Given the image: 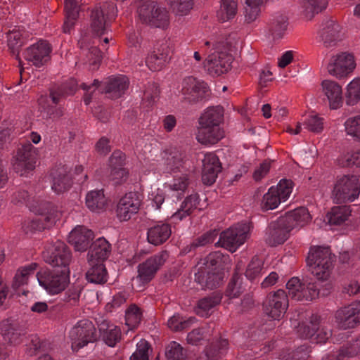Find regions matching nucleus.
Returning a JSON list of instances; mask_svg holds the SVG:
<instances>
[{
  "label": "nucleus",
  "mask_w": 360,
  "mask_h": 360,
  "mask_svg": "<svg viewBox=\"0 0 360 360\" xmlns=\"http://www.w3.org/2000/svg\"><path fill=\"white\" fill-rule=\"evenodd\" d=\"M65 11L66 20L63 28L65 33H68L79 17V6L76 0H65Z\"/></svg>",
  "instance_id": "473e14b6"
},
{
  "label": "nucleus",
  "mask_w": 360,
  "mask_h": 360,
  "mask_svg": "<svg viewBox=\"0 0 360 360\" xmlns=\"http://www.w3.org/2000/svg\"><path fill=\"white\" fill-rule=\"evenodd\" d=\"M142 319V312L141 309L136 304H131L126 311L125 320L126 324L131 328H136L139 326Z\"/></svg>",
  "instance_id": "3c124183"
},
{
  "label": "nucleus",
  "mask_w": 360,
  "mask_h": 360,
  "mask_svg": "<svg viewBox=\"0 0 360 360\" xmlns=\"http://www.w3.org/2000/svg\"><path fill=\"white\" fill-rule=\"evenodd\" d=\"M305 285V282L302 283L297 277H293L290 278L287 284L286 288L288 289V297H290L292 300H295L298 293L301 291L303 286Z\"/></svg>",
  "instance_id": "e2e57ef3"
},
{
  "label": "nucleus",
  "mask_w": 360,
  "mask_h": 360,
  "mask_svg": "<svg viewBox=\"0 0 360 360\" xmlns=\"http://www.w3.org/2000/svg\"><path fill=\"white\" fill-rule=\"evenodd\" d=\"M356 67L354 57L346 52L333 56L328 65L327 69L330 75L338 79L347 77Z\"/></svg>",
  "instance_id": "1a4fd4ad"
},
{
  "label": "nucleus",
  "mask_w": 360,
  "mask_h": 360,
  "mask_svg": "<svg viewBox=\"0 0 360 360\" xmlns=\"http://www.w3.org/2000/svg\"><path fill=\"white\" fill-rule=\"evenodd\" d=\"M90 18L93 33L98 37L103 35L106 30L105 25L108 20L103 15L102 11L96 7L92 10Z\"/></svg>",
  "instance_id": "ea45409f"
},
{
  "label": "nucleus",
  "mask_w": 360,
  "mask_h": 360,
  "mask_svg": "<svg viewBox=\"0 0 360 360\" xmlns=\"http://www.w3.org/2000/svg\"><path fill=\"white\" fill-rule=\"evenodd\" d=\"M288 25V18L285 16H280L271 24L270 32L274 39H281L283 37Z\"/></svg>",
  "instance_id": "603ef678"
},
{
  "label": "nucleus",
  "mask_w": 360,
  "mask_h": 360,
  "mask_svg": "<svg viewBox=\"0 0 360 360\" xmlns=\"http://www.w3.org/2000/svg\"><path fill=\"white\" fill-rule=\"evenodd\" d=\"M76 336L72 343L73 350L77 351L88 343H94L97 340L96 330L91 321H81L74 328L72 337Z\"/></svg>",
  "instance_id": "9d476101"
},
{
  "label": "nucleus",
  "mask_w": 360,
  "mask_h": 360,
  "mask_svg": "<svg viewBox=\"0 0 360 360\" xmlns=\"http://www.w3.org/2000/svg\"><path fill=\"white\" fill-rule=\"evenodd\" d=\"M48 222H45L42 218H35L32 220H26L22 224V229L25 234H34L37 231H42L51 226Z\"/></svg>",
  "instance_id": "a18cd8bd"
},
{
  "label": "nucleus",
  "mask_w": 360,
  "mask_h": 360,
  "mask_svg": "<svg viewBox=\"0 0 360 360\" xmlns=\"http://www.w3.org/2000/svg\"><path fill=\"white\" fill-rule=\"evenodd\" d=\"M224 136V131L221 127L200 125L196 136L197 141L202 145H214Z\"/></svg>",
  "instance_id": "a878e982"
},
{
  "label": "nucleus",
  "mask_w": 360,
  "mask_h": 360,
  "mask_svg": "<svg viewBox=\"0 0 360 360\" xmlns=\"http://www.w3.org/2000/svg\"><path fill=\"white\" fill-rule=\"evenodd\" d=\"M222 299V295L219 292H213L210 295L199 300L197 303L198 309L207 312L212 308L219 305Z\"/></svg>",
  "instance_id": "c03bdc74"
},
{
  "label": "nucleus",
  "mask_w": 360,
  "mask_h": 360,
  "mask_svg": "<svg viewBox=\"0 0 360 360\" xmlns=\"http://www.w3.org/2000/svg\"><path fill=\"white\" fill-rule=\"evenodd\" d=\"M233 58L231 53L219 51L208 56L204 61L205 67L212 76H219L231 70Z\"/></svg>",
  "instance_id": "9b49d317"
},
{
  "label": "nucleus",
  "mask_w": 360,
  "mask_h": 360,
  "mask_svg": "<svg viewBox=\"0 0 360 360\" xmlns=\"http://www.w3.org/2000/svg\"><path fill=\"white\" fill-rule=\"evenodd\" d=\"M222 167L219 158L213 153L205 155L202 160V181L205 185H212L221 171Z\"/></svg>",
  "instance_id": "f3484780"
},
{
  "label": "nucleus",
  "mask_w": 360,
  "mask_h": 360,
  "mask_svg": "<svg viewBox=\"0 0 360 360\" xmlns=\"http://www.w3.org/2000/svg\"><path fill=\"white\" fill-rule=\"evenodd\" d=\"M245 231L238 230L237 228H231L220 234V238L217 244H219L231 252H234L237 247L243 244L245 239Z\"/></svg>",
  "instance_id": "5701e85b"
},
{
  "label": "nucleus",
  "mask_w": 360,
  "mask_h": 360,
  "mask_svg": "<svg viewBox=\"0 0 360 360\" xmlns=\"http://www.w3.org/2000/svg\"><path fill=\"white\" fill-rule=\"evenodd\" d=\"M224 278L225 272L203 267H200L195 274V281L204 289L212 290L219 288L223 283Z\"/></svg>",
  "instance_id": "a211bd4d"
},
{
  "label": "nucleus",
  "mask_w": 360,
  "mask_h": 360,
  "mask_svg": "<svg viewBox=\"0 0 360 360\" xmlns=\"http://www.w3.org/2000/svg\"><path fill=\"white\" fill-rule=\"evenodd\" d=\"M282 218H288V221L291 223L292 229L297 225L302 226L304 224L309 222L311 219V216L308 210L304 207H300L292 211L288 212Z\"/></svg>",
  "instance_id": "4c0bfd02"
},
{
  "label": "nucleus",
  "mask_w": 360,
  "mask_h": 360,
  "mask_svg": "<svg viewBox=\"0 0 360 360\" xmlns=\"http://www.w3.org/2000/svg\"><path fill=\"white\" fill-rule=\"evenodd\" d=\"M292 181L291 180L285 179L281 180L278 185L274 187V191H277V195H279V197L283 202H285L290 194L292 193Z\"/></svg>",
  "instance_id": "680f3d73"
},
{
  "label": "nucleus",
  "mask_w": 360,
  "mask_h": 360,
  "mask_svg": "<svg viewBox=\"0 0 360 360\" xmlns=\"http://www.w3.org/2000/svg\"><path fill=\"white\" fill-rule=\"evenodd\" d=\"M94 232L84 226H76L69 234L68 241L75 250L84 252L90 247V243L94 239Z\"/></svg>",
  "instance_id": "aec40b11"
},
{
  "label": "nucleus",
  "mask_w": 360,
  "mask_h": 360,
  "mask_svg": "<svg viewBox=\"0 0 360 360\" xmlns=\"http://www.w3.org/2000/svg\"><path fill=\"white\" fill-rule=\"evenodd\" d=\"M165 356L167 360H185L186 358L184 348L176 342H172L166 348Z\"/></svg>",
  "instance_id": "5fc2aeb1"
},
{
  "label": "nucleus",
  "mask_w": 360,
  "mask_h": 360,
  "mask_svg": "<svg viewBox=\"0 0 360 360\" xmlns=\"http://www.w3.org/2000/svg\"><path fill=\"white\" fill-rule=\"evenodd\" d=\"M335 322L342 329L354 328L360 324V301L338 309L335 314Z\"/></svg>",
  "instance_id": "f8f14e48"
},
{
  "label": "nucleus",
  "mask_w": 360,
  "mask_h": 360,
  "mask_svg": "<svg viewBox=\"0 0 360 360\" xmlns=\"http://www.w3.org/2000/svg\"><path fill=\"white\" fill-rule=\"evenodd\" d=\"M288 306L286 292L278 290L270 294L263 303L264 313L274 320H281L285 315Z\"/></svg>",
  "instance_id": "0eeeda50"
},
{
  "label": "nucleus",
  "mask_w": 360,
  "mask_h": 360,
  "mask_svg": "<svg viewBox=\"0 0 360 360\" xmlns=\"http://www.w3.org/2000/svg\"><path fill=\"white\" fill-rule=\"evenodd\" d=\"M240 276L238 273H234L229 281L225 295L230 298L238 297L241 293L240 284L238 283Z\"/></svg>",
  "instance_id": "052dcab7"
},
{
  "label": "nucleus",
  "mask_w": 360,
  "mask_h": 360,
  "mask_svg": "<svg viewBox=\"0 0 360 360\" xmlns=\"http://www.w3.org/2000/svg\"><path fill=\"white\" fill-rule=\"evenodd\" d=\"M37 266L38 264L37 263H32L31 264L25 266L20 273L18 271L14 277L12 287L14 289H17L20 286L27 283L28 276L33 273L37 269Z\"/></svg>",
  "instance_id": "8fccbe9b"
},
{
  "label": "nucleus",
  "mask_w": 360,
  "mask_h": 360,
  "mask_svg": "<svg viewBox=\"0 0 360 360\" xmlns=\"http://www.w3.org/2000/svg\"><path fill=\"white\" fill-rule=\"evenodd\" d=\"M193 6V0H170V7L176 15H187Z\"/></svg>",
  "instance_id": "864d4df0"
},
{
  "label": "nucleus",
  "mask_w": 360,
  "mask_h": 360,
  "mask_svg": "<svg viewBox=\"0 0 360 360\" xmlns=\"http://www.w3.org/2000/svg\"><path fill=\"white\" fill-rule=\"evenodd\" d=\"M209 86L204 82L198 81L193 77L184 79L183 82L182 94L184 101L191 104H195L205 98Z\"/></svg>",
  "instance_id": "ddd939ff"
},
{
  "label": "nucleus",
  "mask_w": 360,
  "mask_h": 360,
  "mask_svg": "<svg viewBox=\"0 0 360 360\" xmlns=\"http://www.w3.org/2000/svg\"><path fill=\"white\" fill-rule=\"evenodd\" d=\"M22 44L23 41L19 31H12L8 34V46L12 54L16 56V59L20 62V65H21V59L19 57V52Z\"/></svg>",
  "instance_id": "09e8293b"
},
{
  "label": "nucleus",
  "mask_w": 360,
  "mask_h": 360,
  "mask_svg": "<svg viewBox=\"0 0 360 360\" xmlns=\"http://www.w3.org/2000/svg\"><path fill=\"white\" fill-rule=\"evenodd\" d=\"M129 81L125 76L110 78L105 83L102 93L108 94L112 99L120 98L129 88Z\"/></svg>",
  "instance_id": "b1692460"
},
{
  "label": "nucleus",
  "mask_w": 360,
  "mask_h": 360,
  "mask_svg": "<svg viewBox=\"0 0 360 360\" xmlns=\"http://www.w3.org/2000/svg\"><path fill=\"white\" fill-rule=\"evenodd\" d=\"M328 0H304V15L308 20H311L316 14L324 11L328 6Z\"/></svg>",
  "instance_id": "79ce46f5"
},
{
  "label": "nucleus",
  "mask_w": 360,
  "mask_h": 360,
  "mask_svg": "<svg viewBox=\"0 0 360 360\" xmlns=\"http://www.w3.org/2000/svg\"><path fill=\"white\" fill-rule=\"evenodd\" d=\"M335 256L329 247L314 246L309 250L307 264L311 273L319 281L328 280L330 276Z\"/></svg>",
  "instance_id": "f257e3e1"
},
{
  "label": "nucleus",
  "mask_w": 360,
  "mask_h": 360,
  "mask_svg": "<svg viewBox=\"0 0 360 360\" xmlns=\"http://www.w3.org/2000/svg\"><path fill=\"white\" fill-rule=\"evenodd\" d=\"M245 21L248 23L254 22L259 16L262 4L245 2Z\"/></svg>",
  "instance_id": "bf43d9fd"
},
{
  "label": "nucleus",
  "mask_w": 360,
  "mask_h": 360,
  "mask_svg": "<svg viewBox=\"0 0 360 360\" xmlns=\"http://www.w3.org/2000/svg\"><path fill=\"white\" fill-rule=\"evenodd\" d=\"M167 254L151 257L139 265L138 276L143 283H148L155 276L158 269L165 262Z\"/></svg>",
  "instance_id": "4be33fe9"
},
{
  "label": "nucleus",
  "mask_w": 360,
  "mask_h": 360,
  "mask_svg": "<svg viewBox=\"0 0 360 360\" xmlns=\"http://www.w3.org/2000/svg\"><path fill=\"white\" fill-rule=\"evenodd\" d=\"M224 120V108L221 106L207 108L199 118V125L220 127Z\"/></svg>",
  "instance_id": "cd10ccee"
},
{
  "label": "nucleus",
  "mask_w": 360,
  "mask_h": 360,
  "mask_svg": "<svg viewBox=\"0 0 360 360\" xmlns=\"http://www.w3.org/2000/svg\"><path fill=\"white\" fill-rule=\"evenodd\" d=\"M167 59L152 52L146 58V64L152 71H160L165 65Z\"/></svg>",
  "instance_id": "13d9d810"
},
{
  "label": "nucleus",
  "mask_w": 360,
  "mask_h": 360,
  "mask_svg": "<svg viewBox=\"0 0 360 360\" xmlns=\"http://www.w3.org/2000/svg\"><path fill=\"white\" fill-rule=\"evenodd\" d=\"M293 155L300 166L309 167L315 158L316 150L314 148L298 146L295 148Z\"/></svg>",
  "instance_id": "f704fd0d"
},
{
  "label": "nucleus",
  "mask_w": 360,
  "mask_h": 360,
  "mask_svg": "<svg viewBox=\"0 0 360 360\" xmlns=\"http://www.w3.org/2000/svg\"><path fill=\"white\" fill-rule=\"evenodd\" d=\"M150 344L145 340H141L137 344L136 351L131 356V360H148V349Z\"/></svg>",
  "instance_id": "0e129e2a"
},
{
  "label": "nucleus",
  "mask_w": 360,
  "mask_h": 360,
  "mask_svg": "<svg viewBox=\"0 0 360 360\" xmlns=\"http://www.w3.org/2000/svg\"><path fill=\"white\" fill-rule=\"evenodd\" d=\"M202 261V266L201 267L225 272L226 266L229 263V256L219 251L212 252Z\"/></svg>",
  "instance_id": "bb28decb"
},
{
  "label": "nucleus",
  "mask_w": 360,
  "mask_h": 360,
  "mask_svg": "<svg viewBox=\"0 0 360 360\" xmlns=\"http://www.w3.org/2000/svg\"><path fill=\"white\" fill-rule=\"evenodd\" d=\"M284 202L279 197V195H277V191H274V186H271L268 192L264 195L262 200V210H269L274 209L280 210L279 212H281L284 210L285 207L282 203Z\"/></svg>",
  "instance_id": "58836bf2"
},
{
  "label": "nucleus",
  "mask_w": 360,
  "mask_h": 360,
  "mask_svg": "<svg viewBox=\"0 0 360 360\" xmlns=\"http://www.w3.org/2000/svg\"><path fill=\"white\" fill-rule=\"evenodd\" d=\"M86 57V62L89 63L90 66L93 67L94 70L98 68L103 59L102 52L96 46H91L89 48Z\"/></svg>",
  "instance_id": "6e6d98bb"
},
{
  "label": "nucleus",
  "mask_w": 360,
  "mask_h": 360,
  "mask_svg": "<svg viewBox=\"0 0 360 360\" xmlns=\"http://www.w3.org/2000/svg\"><path fill=\"white\" fill-rule=\"evenodd\" d=\"M347 133L357 139H360V115L349 118L345 122Z\"/></svg>",
  "instance_id": "69168bd1"
},
{
  "label": "nucleus",
  "mask_w": 360,
  "mask_h": 360,
  "mask_svg": "<svg viewBox=\"0 0 360 360\" xmlns=\"http://www.w3.org/2000/svg\"><path fill=\"white\" fill-rule=\"evenodd\" d=\"M307 129L312 132H320L323 129V119L317 115H311L305 122Z\"/></svg>",
  "instance_id": "774afa93"
},
{
  "label": "nucleus",
  "mask_w": 360,
  "mask_h": 360,
  "mask_svg": "<svg viewBox=\"0 0 360 360\" xmlns=\"http://www.w3.org/2000/svg\"><path fill=\"white\" fill-rule=\"evenodd\" d=\"M91 267L86 272L88 282L102 285L108 281V271L103 263L91 262Z\"/></svg>",
  "instance_id": "7c9ffc66"
},
{
  "label": "nucleus",
  "mask_w": 360,
  "mask_h": 360,
  "mask_svg": "<svg viewBox=\"0 0 360 360\" xmlns=\"http://www.w3.org/2000/svg\"><path fill=\"white\" fill-rule=\"evenodd\" d=\"M171 236V228L168 224L156 225L148 231V241L154 245H159L164 243Z\"/></svg>",
  "instance_id": "c85d7f7f"
},
{
  "label": "nucleus",
  "mask_w": 360,
  "mask_h": 360,
  "mask_svg": "<svg viewBox=\"0 0 360 360\" xmlns=\"http://www.w3.org/2000/svg\"><path fill=\"white\" fill-rule=\"evenodd\" d=\"M34 212L39 215L45 222L53 225L58 217V212L54 205L50 202L41 201L34 207Z\"/></svg>",
  "instance_id": "2f4dec72"
},
{
  "label": "nucleus",
  "mask_w": 360,
  "mask_h": 360,
  "mask_svg": "<svg viewBox=\"0 0 360 360\" xmlns=\"http://www.w3.org/2000/svg\"><path fill=\"white\" fill-rule=\"evenodd\" d=\"M162 158L166 165L168 172H176L179 170L182 164V155L176 150H165L162 154Z\"/></svg>",
  "instance_id": "a19ab883"
},
{
  "label": "nucleus",
  "mask_w": 360,
  "mask_h": 360,
  "mask_svg": "<svg viewBox=\"0 0 360 360\" xmlns=\"http://www.w3.org/2000/svg\"><path fill=\"white\" fill-rule=\"evenodd\" d=\"M37 277L39 285L52 294L62 292L69 283V274L56 269L41 270Z\"/></svg>",
  "instance_id": "39448f33"
},
{
  "label": "nucleus",
  "mask_w": 360,
  "mask_h": 360,
  "mask_svg": "<svg viewBox=\"0 0 360 360\" xmlns=\"http://www.w3.org/2000/svg\"><path fill=\"white\" fill-rule=\"evenodd\" d=\"M360 100V77L354 79L347 86L346 92V103L354 105Z\"/></svg>",
  "instance_id": "de8ad7c7"
},
{
  "label": "nucleus",
  "mask_w": 360,
  "mask_h": 360,
  "mask_svg": "<svg viewBox=\"0 0 360 360\" xmlns=\"http://www.w3.org/2000/svg\"><path fill=\"white\" fill-rule=\"evenodd\" d=\"M263 264L262 259L256 256L254 257L248 266L245 276L250 280L255 279L260 274Z\"/></svg>",
  "instance_id": "4d7b16f0"
},
{
  "label": "nucleus",
  "mask_w": 360,
  "mask_h": 360,
  "mask_svg": "<svg viewBox=\"0 0 360 360\" xmlns=\"http://www.w3.org/2000/svg\"><path fill=\"white\" fill-rule=\"evenodd\" d=\"M121 336L120 328L115 327L112 329H108L103 334V340L110 347H114L119 341Z\"/></svg>",
  "instance_id": "338daca9"
},
{
  "label": "nucleus",
  "mask_w": 360,
  "mask_h": 360,
  "mask_svg": "<svg viewBox=\"0 0 360 360\" xmlns=\"http://www.w3.org/2000/svg\"><path fill=\"white\" fill-rule=\"evenodd\" d=\"M199 203V196L198 194H192L186 197L182 205L181 209L174 214V217H178L181 220L184 217L190 215L194 209L197 208Z\"/></svg>",
  "instance_id": "37998d69"
},
{
  "label": "nucleus",
  "mask_w": 360,
  "mask_h": 360,
  "mask_svg": "<svg viewBox=\"0 0 360 360\" xmlns=\"http://www.w3.org/2000/svg\"><path fill=\"white\" fill-rule=\"evenodd\" d=\"M351 210L349 206L340 205L331 208L327 214L328 223L331 225H340L347 220L350 215Z\"/></svg>",
  "instance_id": "e433bc0d"
},
{
  "label": "nucleus",
  "mask_w": 360,
  "mask_h": 360,
  "mask_svg": "<svg viewBox=\"0 0 360 360\" xmlns=\"http://www.w3.org/2000/svg\"><path fill=\"white\" fill-rule=\"evenodd\" d=\"M322 91L327 97L330 110H337L343 104L342 86L336 82L329 79L321 82Z\"/></svg>",
  "instance_id": "412c9836"
},
{
  "label": "nucleus",
  "mask_w": 360,
  "mask_h": 360,
  "mask_svg": "<svg viewBox=\"0 0 360 360\" xmlns=\"http://www.w3.org/2000/svg\"><path fill=\"white\" fill-rule=\"evenodd\" d=\"M288 218L280 217L277 220L271 221L268 226V236L266 243L275 247L283 244L289 238L290 232L292 230L291 223Z\"/></svg>",
  "instance_id": "6e6552de"
},
{
  "label": "nucleus",
  "mask_w": 360,
  "mask_h": 360,
  "mask_svg": "<svg viewBox=\"0 0 360 360\" xmlns=\"http://www.w3.org/2000/svg\"><path fill=\"white\" fill-rule=\"evenodd\" d=\"M0 332L5 342L11 346H16L22 342V337L25 334L23 326L12 318L0 322Z\"/></svg>",
  "instance_id": "2eb2a0df"
},
{
  "label": "nucleus",
  "mask_w": 360,
  "mask_h": 360,
  "mask_svg": "<svg viewBox=\"0 0 360 360\" xmlns=\"http://www.w3.org/2000/svg\"><path fill=\"white\" fill-rule=\"evenodd\" d=\"M50 176L52 179L51 188L57 193L68 191L72 185L70 170L67 165H56L51 169Z\"/></svg>",
  "instance_id": "dca6fc26"
},
{
  "label": "nucleus",
  "mask_w": 360,
  "mask_h": 360,
  "mask_svg": "<svg viewBox=\"0 0 360 360\" xmlns=\"http://www.w3.org/2000/svg\"><path fill=\"white\" fill-rule=\"evenodd\" d=\"M110 251V244L104 238H99L90 245L88 260L92 263H103L109 257Z\"/></svg>",
  "instance_id": "393cba45"
},
{
  "label": "nucleus",
  "mask_w": 360,
  "mask_h": 360,
  "mask_svg": "<svg viewBox=\"0 0 360 360\" xmlns=\"http://www.w3.org/2000/svg\"><path fill=\"white\" fill-rule=\"evenodd\" d=\"M141 204V195L137 192L125 194L117 205V216L121 221H127L136 214Z\"/></svg>",
  "instance_id": "4468645a"
},
{
  "label": "nucleus",
  "mask_w": 360,
  "mask_h": 360,
  "mask_svg": "<svg viewBox=\"0 0 360 360\" xmlns=\"http://www.w3.org/2000/svg\"><path fill=\"white\" fill-rule=\"evenodd\" d=\"M44 261L53 269L63 271L70 274L69 265L72 259V253L69 247L63 241L55 242L51 250L43 255Z\"/></svg>",
  "instance_id": "7ed1b4c3"
},
{
  "label": "nucleus",
  "mask_w": 360,
  "mask_h": 360,
  "mask_svg": "<svg viewBox=\"0 0 360 360\" xmlns=\"http://www.w3.org/2000/svg\"><path fill=\"white\" fill-rule=\"evenodd\" d=\"M359 354L360 335L340 349L338 360H343L344 357H352Z\"/></svg>",
  "instance_id": "49530a36"
},
{
  "label": "nucleus",
  "mask_w": 360,
  "mask_h": 360,
  "mask_svg": "<svg viewBox=\"0 0 360 360\" xmlns=\"http://www.w3.org/2000/svg\"><path fill=\"white\" fill-rule=\"evenodd\" d=\"M87 207L94 212H99L104 209L106 205V198L103 190L91 191L86 196Z\"/></svg>",
  "instance_id": "c9c22d12"
},
{
  "label": "nucleus",
  "mask_w": 360,
  "mask_h": 360,
  "mask_svg": "<svg viewBox=\"0 0 360 360\" xmlns=\"http://www.w3.org/2000/svg\"><path fill=\"white\" fill-rule=\"evenodd\" d=\"M340 25L334 20H329L321 34L322 40L325 47L328 48L335 46L340 39Z\"/></svg>",
  "instance_id": "c756f323"
},
{
  "label": "nucleus",
  "mask_w": 360,
  "mask_h": 360,
  "mask_svg": "<svg viewBox=\"0 0 360 360\" xmlns=\"http://www.w3.org/2000/svg\"><path fill=\"white\" fill-rule=\"evenodd\" d=\"M37 154L34 147L27 143L18 148L13 162V169L20 176L32 171L35 168Z\"/></svg>",
  "instance_id": "423d86ee"
},
{
  "label": "nucleus",
  "mask_w": 360,
  "mask_h": 360,
  "mask_svg": "<svg viewBox=\"0 0 360 360\" xmlns=\"http://www.w3.org/2000/svg\"><path fill=\"white\" fill-rule=\"evenodd\" d=\"M237 13V0H221L220 8L217 12V16L219 21L224 22L234 18Z\"/></svg>",
  "instance_id": "72a5a7b5"
},
{
  "label": "nucleus",
  "mask_w": 360,
  "mask_h": 360,
  "mask_svg": "<svg viewBox=\"0 0 360 360\" xmlns=\"http://www.w3.org/2000/svg\"><path fill=\"white\" fill-rule=\"evenodd\" d=\"M50 53V44L46 41H40L27 49L25 58L27 61L32 62L36 67L39 68L49 60Z\"/></svg>",
  "instance_id": "6ab92c4d"
},
{
  "label": "nucleus",
  "mask_w": 360,
  "mask_h": 360,
  "mask_svg": "<svg viewBox=\"0 0 360 360\" xmlns=\"http://www.w3.org/2000/svg\"><path fill=\"white\" fill-rule=\"evenodd\" d=\"M137 12L142 23L156 28L165 29L169 23V17L166 8L159 6L154 1L147 0L141 2Z\"/></svg>",
  "instance_id": "f03ea898"
},
{
  "label": "nucleus",
  "mask_w": 360,
  "mask_h": 360,
  "mask_svg": "<svg viewBox=\"0 0 360 360\" xmlns=\"http://www.w3.org/2000/svg\"><path fill=\"white\" fill-rule=\"evenodd\" d=\"M360 193V184L356 176H343L335 184L333 195L337 203L354 201Z\"/></svg>",
  "instance_id": "20e7f679"
}]
</instances>
